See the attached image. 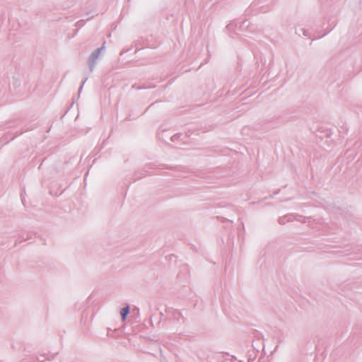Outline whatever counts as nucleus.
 Returning a JSON list of instances; mask_svg holds the SVG:
<instances>
[{
	"label": "nucleus",
	"instance_id": "nucleus-1",
	"mask_svg": "<svg viewBox=\"0 0 362 362\" xmlns=\"http://www.w3.org/2000/svg\"><path fill=\"white\" fill-rule=\"evenodd\" d=\"M105 43L103 42L102 47L97 48L89 56L88 59V65L90 69V71H93L95 66L96 64L97 60L99 58V56L101 52L104 49Z\"/></svg>",
	"mask_w": 362,
	"mask_h": 362
},
{
	"label": "nucleus",
	"instance_id": "nucleus-2",
	"mask_svg": "<svg viewBox=\"0 0 362 362\" xmlns=\"http://www.w3.org/2000/svg\"><path fill=\"white\" fill-rule=\"evenodd\" d=\"M170 317V319L175 320V321H180V320H182V322H185V318L182 315V314L177 310H173L169 312Z\"/></svg>",
	"mask_w": 362,
	"mask_h": 362
},
{
	"label": "nucleus",
	"instance_id": "nucleus-3",
	"mask_svg": "<svg viewBox=\"0 0 362 362\" xmlns=\"http://www.w3.org/2000/svg\"><path fill=\"white\" fill-rule=\"evenodd\" d=\"M293 216V214H287L284 216H281L279 218V223L281 225H284L285 224L286 222H290V221H293V218H292V216Z\"/></svg>",
	"mask_w": 362,
	"mask_h": 362
},
{
	"label": "nucleus",
	"instance_id": "nucleus-4",
	"mask_svg": "<svg viewBox=\"0 0 362 362\" xmlns=\"http://www.w3.org/2000/svg\"><path fill=\"white\" fill-rule=\"evenodd\" d=\"M129 305H127L125 307H124L123 308H122L121 311H120V315H121V317H122V320H125L127 315H129Z\"/></svg>",
	"mask_w": 362,
	"mask_h": 362
},
{
	"label": "nucleus",
	"instance_id": "nucleus-5",
	"mask_svg": "<svg viewBox=\"0 0 362 362\" xmlns=\"http://www.w3.org/2000/svg\"><path fill=\"white\" fill-rule=\"evenodd\" d=\"M296 33L297 34H298L299 35H300V33H301L305 37H309L310 36V33H309L308 30H306V29L303 28H300L299 29H296Z\"/></svg>",
	"mask_w": 362,
	"mask_h": 362
},
{
	"label": "nucleus",
	"instance_id": "nucleus-6",
	"mask_svg": "<svg viewBox=\"0 0 362 362\" xmlns=\"http://www.w3.org/2000/svg\"><path fill=\"white\" fill-rule=\"evenodd\" d=\"M293 214V216H292L293 221L295 219V220H297L302 223L305 222V218L303 216L298 215L296 214Z\"/></svg>",
	"mask_w": 362,
	"mask_h": 362
},
{
	"label": "nucleus",
	"instance_id": "nucleus-7",
	"mask_svg": "<svg viewBox=\"0 0 362 362\" xmlns=\"http://www.w3.org/2000/svg\"><path fill=\"white\" fill-rule=\"evenodd\" d=\"M181 136V134H175L174 135H173L171 137H170V140L173 141V142H175L177 141H178L180 139Z\"/></svg>",
	"mask_w": 362,
	"mask_h": 362
},
{
	"label": "nucleus",
	"instance_id": "nucleus-8",
	"mask_svg": "<svg viewBox=\"0 0 362 362\" xmlns=\"http://www.w3.org/2000/svg\"><path fill=\"white\" fill-rule=\"evenodd\" d=\"M87 80H88V78H87V77H86V78L83 79V81H82V83H81V86H80V87H79V88H78V94H80V93L81 92L82 88H83V86H84V84H85V83H86V81Z\"/></svg>",
	"mask_w": 362,
	"mask_h": 362
},
{
	"label": "nucleus",
	"instance_id": "nucleus-9",
	"mask_svg": "<svg viewBox=\"0 0 362 362\" xmlns=\"http://www.w3.org/2000/svg\"><path fill=\"white\" fill-rule=\"evenodd\" d=\"M233 26V23H230L228 24L227 26H226V30H229L232 28V27Z\"/></svg>",
	"mask_w": 362,
	"mask_h": 362
}]
</instances>
